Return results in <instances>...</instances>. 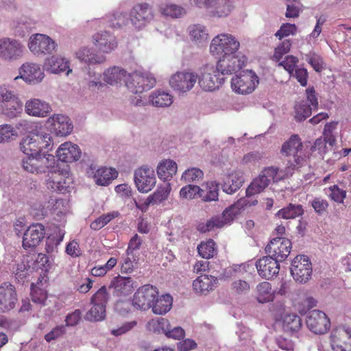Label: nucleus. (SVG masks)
Listing matches in <instances>:
<instances>
[{"mask_svg":"<svg viewBox=\"0 0 351 351\" xmlns=\"http://www.w3.org/2000/svg\"><path fill=\"white\" fill-rule=\"evenodd\" d=\"M303 144L298 134H293L282 145L281 154L288 157L286 169L287 173L298 169L307 163L308 157L302 154Z\"/></svg>","mask_w":351,"mask_h":351,"instance_id":"f257e3e1","label":"nucleus"},{"mask_svg":"<svg viewBox=\"0 0 351 351\" xmlns=\"http://www.w3.org/2000/svg\"><path fill=\"white\" fill-rule=\"evenodd\" d=\"M240 43L230 34H220L215 36L211 40L210 51L216 57L226 55V53H235L238 52Z\"/></svg>","mask_w":351,"mask_h":351,"instance_id":"f03ea898","label":"nucleus"},{"mask_svg":"<svg viewBox=\"0 0 351 351\" xmlns=\"http://www.w3.org/2000/svg\"><path fill=\"white\" fill-rule=\"evenodd\" d=\"M51 141L48 134H32L23 138L20 147L25 155H37L43 150L48 149Z\"/></svg>","mask_w":351,"mask_h":351,"instance_id":"7ed1b4c3","label":"nucleus"},{"mask_svg":"<svg viewBox=\"0 0 351 351\" xmlns=\"http://www.w3.org/2000/svg\"><path fill=\"white\" fill-rule=\"evenodd\" d=\"M154 18L153 8L147 3L135 4L129 13V20L137 30L143 29L154 20Z\"/></svg>","mask_w":351,"mask_h":351,"instance_id":"20e7f679","label":"nucleus"},{"mask_svg":"<svg viewBox=\"0 0 351 351\" xmlns=\"http://www.w3.org/2000/svg\"><path fill=\"white\" fill-rule=\"evenodd\" d=\"M258 82L256 73L252 70H246L232 78L231 88L236 93L247 95L255 90Z\"/></svg>","mask_w":351,"mask_h":351,"instance_id":"39448f33","label":"nucleus"},{"mask_svg":"<svg viewBox=\"0 0 351 351\" xmlns=\"http://www.w3.org/2000/svg\"><path fill=\"white\" fill-rule=\"evenodd\" d=\"M197 79L199 85L205 91H213L219 88L224 82L222 75L211 64H206L201 68L200 75Z\"/></svg>","mask_w":351,"mask_h":351,"instance_id":"423d86ee","label":"nucleus"},{"mask_svg":"<svg viewBox=\"0 0 351 351\" xmlns=\"http://www.w3.org/2000/svg\"><path fill=\"white\" fill-rule=\"evenodd\" d=\"M246 58L241 53H226L219 57L216 69L222 75H231L245 65Z\"/></svg>","mask_w":351,"mask_h":351,"instance_id":"0eeeda50","label":"nucleus"},{"mask_svg":"<svg viewBox=\"0 0 351 351\" xmlns=\"http://www.w3.org/2000/svg\"><path fill=\"white\" fill-rule=\"evenodd\" d=\"M312 271V264L307 256L299 255L292 261L291 274L296 282L306 283L310 280Z\"/></svg>","mask_w":351,"mask_h":351,"instance_id":"6e6552de","label":"nucleus"},{"mask_svg":"<svg viewBox=\"0 0 351 351\" xmlns=\"http://www.w3.org/2000/svg\"><path fill=\"white\" fill-rule=\"evenodd\" d=\"M23 104L12 91L2 90L0 93V112L9 118H14L22 112Z\"/></svg>","mask_w":351,"mask_h":351,"instance_id":"1a4fd4ad","label":"nucleus"},{"mask_svg":"<svg viewBox=\"0 0 351 351\" xmlns=\"http://www.w3.org/2000/svg\"><path fill=\"white\" fill-rule=\"evenodd\" d=\"M125 86L134 93H142L155 86L156 80L147 75L133 72L127 75Z\"/></svg>","mask_w":351,"mask_h":351,"instance_id":"9d476101","label":"nucleus"},{"mask_svg":"<svg viewBox=\"0 0 351 351\" xmlns=\"http://www.w3.org/2000/svg\"><path fill=\"white\" fill-rule=\"evenodd\" d=\"M330 341L334 351H351V328L339 326L334 328Z\"/></svg>","mask_w":351,"mask_h":351,"instance_id":"9b49d317","label":"nucleus"},{"mask_svg":"<svg viewBox=\"0 0 351 351\" xmlns=\"http://www.w3.org/2000/svg\"><path fill=\"white\" fill-rule=\"evenodd\" d=\"M158 296V291L156 287L145 285L137 289L132 302L136 308L146 310L151 308Z\"/></svg>","mask_w":351,"mask_h":351,"instance_id":"f8f14e48","label":"nucleus"},{"mask_svg":"<svg viewBox=\"0 0 351 351\" xmlns=\"http://www.w3.org/2000/svg\"><path fill=\"white\" fill-rule=\"evenodd\" d=\"M197 78L198 75L194 72L178 71L171 76L169 85L174 90L184 93L193 88Z\"/></svg>","mask_w":351,"mask_h":351,"instance_id":"ddd939ff","label":"nucleus"},{"mask_svg":"<svg viewBox=\"0 0 351 351\" xmlns=\"http://www.w3.org/2000/svg\"><path fill=\"white\" fill-rule=\"evenodd\" d=\"M292 243L289 239L278 237L271 239L265 247V252L277 261H285L291 252Z\"/></svg>","mask_w":351,"mask_h":351,"instance_id":"4468645a","label":"nucleus"},{"mask_svg":"<svg viewBox=\"0 0 351 351\" xmlns=\"http://www.w3.org/2000/svg\"><path fill=\"white\" fill-rule=\"evenodd\" d=\"M28 47L34 54H51L57 49V44L49 36L36 34L30 37Z\"/></svg>","mask_w":351,"mask_h":351,"instance_id":"2eb2a0df","label":"nucleus"},{"mask_svg":"<svg viewBox=\"0 0 351 351\" xmlns=\"http://www.w3.org/2000/svg\"><path fill=\"white\" fill-rule=\"evenodd\" d=\"M134 182L137 189L141 193H148L155 186L156 178L153 168L143 166L134 172Z\"/></svg>","mask_w":351,"mask_h":351,"instance_id":"dca6fc26","label":"nucleus"},{"mask_svg":"<svg viewBox=\"0 0 351 351\" xmlns=\"http://www.w3.org/2000/svg\"><path fill=\"white\" fill-rule=\"evenodd\" d=\"M308 328L315 334H325L330 327V322L325 313L313 310L308 314L306 319Z\"/></svg>","mask_w":351,"mask_h":351,"instance_id":"f3484780","label":"nucleus"},{"mask_svg":"<svg viewBox=\"0 0 351 351\" xmlns=\"http://www.w3.org/2000/svg\"><path fill=\"white\" fill-rule=\"evenodd\" d=\"M45 228L40 223H33L28 227L23 237L22 246L25 250L36 247L45 238Z\"/></svg>","mask_w":351,"mask_h":351,"instance_id":"a211bd4d","label":"nucleus"},{"mask_svg":"<svg viewBox=\"0 0 351 351\" xmlns=\"http://www.w3.org/2000/svg\"><path fill=\"white\" fill-rule=\"evenodd\" d=\"M279 262L269 255L263 256L256 262L258 274L262 278L267 280L276 277L280 270Z\"/></svg>","mask_w":351,"mask_h":351,"instance_id":"6ab92c4d","label":"nucleus"},{"mask_svg":"<svg viewBox=\"0 0 351 351\" xmlns=\"http://www.w3.org/2000/svg\"><path fill=\"white\" fill-rule=\"evenodd\" d=\"M18 302L16 289L10 282L0 286V312L7 313L13 309Z\"/></svg>","mask_w":351,"mask_h":351,"instance_id":"aec40b11","label":"nucleus"},{"mask_svg":"<svg viewBox=\"0 0 351 351\" xmlns=\"http://www.w3.org/2000/svg\"><path fill=\"white\" fill-rule=\"evenodd\" d=\"M93 43L99 51L106 53L111 52L118 46L115 36L106 31L95 34L93 36Z\"/></svg>","mask_w":351,"mask_h":351,"instance_id":"412c9836","label":"nucleus"},{"mask_svg":"<svg viewBox=\"0 0 351 351\" xmlns=\"http://www.w3.org/2000/svg\"><path fill=\"white\" fill-rule=\"evenodd\" d=\"M19 76L14 77V80L21 78L29 83L36 84L42 81L45 74L40 67L36 64H23L19 69Z\"/></svg>","mask_w":351,"mask_h":351,"instance_id":"4be33fe9","label":"nucleus"},{"mask_svg":"<svg viewBox=\"0 0 351 351\" xmlns=\"http://www.w3.org/2000/svg\"><path fill=\"white\" fill-rule=\"evenodd\" d=\"M134 284L131 277L118 275L112 279L109 288L113 289V294L116 296H127L133 292Z\"/></svg>","mask_w":351,"mask_h":351,"instance_id":"5701e85b","label":"nucleus"},{"mask_svg":"<svg viewBox=\"0 0 351 351\" xmlns=\"http://www.w3.org/2000/svg\"><path fill=\"white\" fill-rule=\"evenodd\" d=\"M58 160L64 162L77 161L81 156V151L77 145L71 142L62 144L56 152Z\"/></svg>","mask_w":351,"mask_h":351,"instance_id":"b1692460","label":"nucleus"},{"mask_svg":"<svg viewBox=\"0 0 351 351\" xmlns=\"http://www.w3.org/2000/svg\"><path fill=\"white\" fill-rule=\"evenodd\" d=\"M217 278L213 276L201 275L193 281V289L197 294L206 295L217 287Z\"/></svg>","mask_w":351,"mask_h":351,"instance_id":"393cba45","label":"nucleus"},{"mask_svg":"<svg viewBox=\"0 0 351 351\" xmlns=\"http://www.w3.org/2000/svg\"><path fill=\"white\" fill-rule=\"evenodd\" d=\"M25 112L32 116L45 117L51 112V107L48 103L38 99H32L26 101Z\"/></svg>","mask_w":351,"mask_h":351,"instance_id":"a878e982","label":"nucleus"},{"mask_svg":"<svg viewBox=\"0 0 351 351\" xmlns=\"http://www.w3.org/2000/svg\"><path fill=\"white\" fill-rule=\"evenodd\" d=\"M23 52V46L15 40L5 38L0 40V53L2 57L8 59L16 58Z\"/></svg>","mask_w":351,"mask_h":351,"instance_id":"bb28decb","label":"nucleus"},{"mask_svg":"<svg viewBox=\"0 0 351 351\" xmlns=\"http://www.w3.org/2000/svg\"><path fill=\"white\" fill-rule=\"evenodd\" d=\"M50 119L51 130L57 136H66L71 132L73 126L69 122L68 117L62 114H55Z\"/></svg>","mask_w":351,"mask_h":351,"instance_id":"cd10ccee","label":"nucleus"},{"mask_svg":"<svg viewBox=\"0 0 351 351\" xmlns=\"http://www.w3.org/2000/svg\"><path fill=\"white\" fill-rule=\"evenodd\" d=\"M222 189L228 194L235 193L243 183V178L241 172L234 171L223 178Z\"/></svg>","mask_w":351,"mask_h":351,"instance_id":"c85d7f7f","label":"nucleus"},{"mask_svg":"<svg viewBox=\"0 0 351 351\" xmlns=\"http://www.w3.org/2000/svg\"><path fill=\"white\" fill-rule=\"evenodd\" d=\"M45 69L53 73H58L66 71V75L71 72L69 69V62L64 58L51 56L45 62Z\"/></svg>","mask_w":351,"mask_h":351,"instance_id":"c756f323","label":"nucleus"},{"mask_svg":"<svg viewBox=\"0 0 351 351\" xmlns=\"http://www.w3.org/2000/svg\"><path fill=\"white\" fill-rule=\"evenodd\" d=\"M76 58L88 65L101 64L106 61V57L98 55L87 47L80 48L75 53Z\"/></svg>","mask_w":351,"mask_h":351,"instance_id":"7c9ffc66","label":"nucleus"},{"mask_svg":"<svg viewBox=\"0 0 351 351\" xmlns=\"http://www.w3.org/2000/svg\"><path fill=\"white\" fill-rule=\"evenodd\" d=\"M118 176V171L114 168L101 167L94 174V179L97 184L107 186Z\"/></svg>","mask_w":351,"mask_h":351,"instance_id":"2f4dec72","label":"nucleus"},{"mask_svg":"<svg viewBox=\"0 0 351 351\" xmlns=\"http://www.w3.org/2000/svg\"><path fill=\"white\" fill-rule=\"evenodd\" d=\"M188 32L191 40L197 45L207 43L209 38L208 29L201 24L191 25L188 27Z\"/></svg>","mask_w":351,"mask_h":351,"instance_id":"473e14b6","label":"nucleus"},{"mask_svg":"<svg viewBox=\"0 0 351 351\" xmlns=\"http://www.w3.org/2000/svg\"><path fill=\"white\" fill-rule=\"evenodd\" d=\"M178 166L175 161L167 159L161 161L157 167L158 178L164 181L169 180L176 173Z\"/></svg>","mask_w":351,"mask_h":351,"instance_id":"72a5a7b5","label":"nucleus"},{"mask_svg":"<svg viewBox=\"0 0 351 351\" xmlns=\"http://www.w3.org/2000/svg\"><path fill=\"white\" fill-rule=\"evenodd\" d=\"M201 188L200 198L203 202H208L219 199V184L215 181L206 182Z\"/></svg>","mask_w":351,"mask_h":351,"instance_id":"f704fd0d","label":"nucleus"},{"mask_svg":"<svg viewBox=\"0 0 351 351\" xmlns=\"http://www.w3.org/2000/svg\"><path fill=\"white\" fill-rule=\"evenodd\" d=\"M127 72L119 66H113L106 70L104 73V80L110 85L121 83L127 78Z\"/></svg>","mask_w":351,"mask_h":351,"instance_id":"c9c22d12","label":"nucleus"},{"mask_svg":"<svg viewBox=\"0 0 351 351\" xmlns=\"http://www.w3.org/2000/svg\"><path fill=\"white\" fill-rule=\"evenodd\" d=\"M304 208L301 204L289 203L287 206L280 209L276 215L285 219H292L304 214Z\"/></svg>","mask_w":351,"mask_h":351,"instance_id":"e433bc0d","label":"nucleus"},{"mask_svg":"<svg viewBox=\"0 0 351 351\" xmlns=\"http://www.w3.org/2000/svg\"><path fill=\"white\" fill-rule=\"evenodd\" d=\"M149 101L156 107H167L173 103V96L164 90H156L149 97Z\"/></svg>","mask_w":351,"mask_h":351,"instance_id":"4c0bfd02","label":"nucleus"},{"mask_svg":"<svg viewBox=\"0 0 351 351\" xmlns=\"http://www.w3.org/2000/svg\"><path fill=\"white\" fill-rule=\"evenodd\" d=\"M63 180V176L60 172L49 171L46 179L47 187L53 191L61 192L66 188Z\"/></svg>","mask_w":351,"mask_h":351,"instance_id":"58836bf2","label":"nucleus"},{"mask_svg":"<svg viewBox=\"0 0 351 351\" xmlns=\"http://www.w3.org/2000/svg\"><path fill=\"white\" fill-rule=\"evenodd\" d=\"M172 302V297L169 294H165L159 298H157L151 307L155 314L162 315L171 309Z\"/></svg>","mask_w":351,"mask_h":351,"instance_id":"ea45409f","label":"nucleus"},{"mask_svg":"<svg viewBox=\"0 0 351 351\" xmlns=\"http://www.w3.org/2000/svg\"><path fill=\"white\" fill-rule=\"evenodd\" d=\"M284 330L291 332H298L302 326L301 318L295 313H289L282 317Z\"/></svg>","mask_w":351,"mask_h":351,"instance_id":"a19ab883","label":"nucleus"},{"mask_svg":"<svg viewBox=\"0 0 351 351\" xmlns=\"http://www.w3.org/2000/svg\"><path fill=\"white\" fill-rule=\"evenodd\" d=\"M257 300L261 303L273 301L275 292L272 291L271 285L269 282H262L257 287Z\"/></svg>","mask_w":351,"mask_h":351,"instance_id":"79ce46f5","label":"nucleus"},{"mask_svg":"<svg viewBox=\"0 0 351 351\" xmlns=\"http://www.w3.org/2000/svg\"><path fill=\"white\" fill-rule=\"evenodd\" d=\"M90 309L86 314V319L90 322H101L106 318V307L104 305L90 304Z\"/></svg>","mask_w":351,"mask_h":351,"instance_id":"37998d69","label":"nucleus"},{"mask_svg":"<svg viewBox=\"0 0 351 351\" xmlns=\"http://www.w3.org/2000/svg\"><path fill=\"white\" fill-rule=\"evenodd\" d=\"M199 254L204 258L209 259L217 254L216 243L213 239L202 242L197 246Z\"/></svg>","mask_w":351,"mask_h":351,"instance_id":"c03bdc74","label":"nucleus"},{"mask_svg":"<svg viewBox=\"0 0 351 351\" xmlns=\"http://www.w3.org/2000/svg\"><path fill=\"white\" fill-rule=\"evenodd\" d=\"M268 180L265 178L261 173L259 176L255 178L246 190L247 196L254 195L263 191L268 185Z\"/></svg>","mask_w":351,"mask_h":351,"instance_id":"a18cd8bd","label":"nucleus"},{"mask_svg":"<svg viewBox=\"0 0 351 351\" xmlns=\"http://www.w3.org/2000/svg\"><path fill=\"white\" fill-rule=\"evenodd\" d=\"M117 211H112L106 214H104L95 219L90 225L91 229L98 230L104 227L110 221L119 216Z\"/></svg>","mask_w":351,"mask_h":351,"instance_id":"49530a36","label":"nucleus"},{"mask_svg":"<svg viewBox=\"0 0 351 351\" xmlns=\"http://www.w3.org/2000/svg\"><path fill=\"white\" fill-rule=\"evenodd\" d=\"M312 108L305 101L298 102L295 106V118L298 121L305 120L312 113Z\"/></svg>","mask_w":351,"mask_h":351,"instance_id":"de8ad7c7","label":"nucleus"},{"mask_svg":"<svg viewBox=\"0 0 351 351\" xmlns=\"http://www.w3.org/2000/svg\"><path fill=\"white\" fill-rule=\"evenodd\" d=\"M160 12L171 18H178L186 13L184 8L176 4H167L160 7Z\"/></svg>","mask_w":351,"mask_h":351,"instance_id":"09e8293b","label":"nucleus"},{"mask_svg":"<svg viewBox=\"0 0 351 351\" xmlns=\"http://www.w3.org/2000/svg\"><path fill=\"white\" fill-rule=\"evenodd\" d=\"M38 173L45 172L47 169L53 167L56 164L55 156L52 154H38Z\"/></svg>","mask_w":351,"mask_h":351,"instance_id":"8fccbe9b","label":"nucleus"},{"mask_svg":"<svg viewBox=\"0 0 351 351\" xmlns=\"http://www.w3.org/2000/svg\"><path fill=\"white\" fill-rule=\"evenodd\" d=\"M109 298L110 294L106 287L102 286L92 295L90 302V304L104 305L106 307Z\"/></svg>","mask_w":351,"mask_h":351,"instance_id":"3c124183","label":"nucleus"},{"mask_svg":"<svg viewBox=\"0 0 351 351\" xmlns=\"http://www.w3.org/2000/svg\"><path fill=\"white\" fill-rule=\"evenodd\" d=\"M224 226V223L219 217H213L206 222L199 223L197 227L198 231L205 233L213 230L215 228H221Z\"/></svg>","mask_w":351,"mask_h":351,"instance_id":"603ef678","label":"nucleus"},{"mask_svg":"<svg viewBox=\"0 0 351 351\" xmlns=\"http://www.w3.org/2000/svg\"><path fill=\"white\" fill-rule=\"evenodd\" d=\"M201 188L197 185L188 184L183 186L180 191V197L186 199H193L197 197H200Z\"/></svg>","mask_w":351,"mask_h":351,"instance_id":"864d4df0","label":"nucleus"},{"mask_svg":"<svg viewBox=\"0 0 351 351\" xmlns=\"http://www.w3.org/2000/svg\"><path fill=\"white\" fill-rule=\"evenodd\" d=\"M203 178L204 173L200 169L192 167L184 171L182 175L181 179L186 182H192L199 181Z\"/></svg>","mask_w":351,"mask_h":351,"instance_id":"5fc2aeb1","label":"nucleus"},{"mask_svg":"<svg viewBox=\"0 0 351 351\" xmlns=\"http://www.w3.org/2000/svg\"><path fill=\"white\" fill-rule=\"evenodd\" d=\"M215 8L211 13L213 16L223 17L228 16L230 12V5L224 0H216L213 3Z\"/></svg>","mask_w":351,"mask_h":351,"instance_id":"6e6d98bb","label":"nucleus"},{"mask_svg":"<svg viewBox=\"0 0 351 351\" xmlns=\"http://www.w3.org/2000/svg\"><path fill=\"white\" fill-rule=\"evenodd\" d=\"M241 201L238 202L226 208L222 213V220L225 223H229L234 219V218L239 214Z\"/></svg>","mask_w":351,"mask_h":351,"instance_id":"4d7b16f0","label":"nucleus"},{"mask_svg":"<svg viewBox=\"0 0 351 351\" xmlns=\"http://www.w3.org/2000/svg\"><path fill=\"white\" fill-rule=\"evenodd\" d=\"M291 42L290 40H285L280 43L274 50L273 60L279 62L284 55L288 53L291 49Z\"/></svg>","mask_w":351,"mask_h":351,"instance_id":"13d9d810","label":"nucleus"},{"mask_svg":"<svg viewBox=\"0 0 351 351\" xmlns=\"http://www.w3.org/2000/svg\"><path fill=\"white\" fill-rule=\"evenodd\" d=\"M27 157L23 160V169L32 173H38V154L26 155Z\"/></svg>","mask_w":351,"mask_h":351,"instance_id":"bf43d9fd","label":"nucleus"},{"mask_svg":"<svg viewBox=\"0 0 351 351\" xmlns=\"http://www.w3.org/2000/svg\"><path fill=\"white\" fill-rule=\"evenodd\" d=\"M297 32V27L295 24L291 23H283L280 26V29L276 32L275 36L281 40L285 37L290 35H295Z\"/></svg>","mask_w":351,"mask_h":351,"instance_id":"052dcab7","label":"nucleus"},{"mask_svg":"<svg viewBox=\"0 0 351 351\" xmlns=\"http://www.w3.org/2000/svg\"><path fill=\"white\" fill-rule=\"evenodd\" d=\"M17 134L13 127L8 124L0 125V143H3L16 137Z\"/></svg>","mask_w":351,"mask_h":351,"instance_id":"680f3d73","label":"nucleus"},{"mask_svg":"<svg viewBox=\"0 0 351 351\" xmlns=\"http://www.w3.org/2000/svg\"><path fill=\"white\" fill-rule=\"evenodd\" d=\"M31 296L34 303L43 305L45 304V302L47 299V292L42 289L34 287L33 285H32Z\"/></svg>","mask_w":351,"mask_h":351,"instance_id":"e2e57ef3","label":"nucleus"},{"mask_svg":"<svg viewBox=\"0 0 351 351\" xmlns=\"http://www.w3.org/2000/svg\"><path fill=\"white\" fill-rule=\"evenodd\" d=\"M312 207L318 215H322L326 212L328 207L327 200L322 197H315L311 202Z\"/></svg>","mask_w":351,"mask_h":351,"instance_id":"0e129e2a","label":"nucleus"},{"mask_svg":"<svg viewBox=\"0 0 351 351\" xmlns=\"http://www.w3.org/2000/svg\"><path fill=\"white\" fill-rule=\"evenodd\" d=\"M250 289L249 283L243 280H234L231 285V290L232 292L241 294L247 293Z\"/></svg>","mask_w":351,"mask_h":351,"instance_id":"69168bd1","label":"nucleus"},{"mask_svg":"<svg viewBox=\"0 0 351 351\" xmlns=\"http://www.w3.org/2000/svg\"><path fill=\"white\" fill-rule=\"evenodd\" d=\"M169 191L167 188H159L154 193L149 195L150 201L153 204H158L166 199L168 197Z\"/></svg>","mask_w":351,"mask_h":351,"instance_id":"338daca9","label":"nucleus"},{"mask_svg":"<svg viewBox=\"0 0 351 351\" xmlns=\"http://www.w3.org/2000/svg\"><path fill=\"white\" fill-rule=\"evenodd\" d=\"M330 191L329 197L337 202H342L346 197V191L341 189L337 185H333L329 187Z\"/></svg>","mask_w":351,"mask_h":351,"instance_id":"774afa93","label":"nucleus"}]
</instances>
